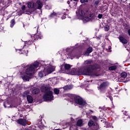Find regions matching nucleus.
Instances as JSON below:
<instances>
[{
    "label": "nucleus",
    "instance_id": "f257e3e1",
    "mask_svg": "<svg viewBox=\"0 0 130 130\" xmlns=\"http://www.w3.org/2000/svg\"><path fill=\"white\" fill-rule=\"evenodd\" d=\"M39 67V62H35L30 65L27 66V68L25 71V73H20L21 77L24 82H28L30 80V77L28 76H32L33 74L37 71V68Z\"/></svg>",
    "mask_w": 130,
    "mask_h": 130
},
{
    "label": "nucleus",
    "instance_id": "37998d69",
    "mask_svg": "<svg viewBox=\"0 0 130 130\" xmlns=\"http://www.w3.org/2000/svg\"><path fill=\"white\" fill-rule=\"evenodd\" d=\"M29 41H30V42H33V41H32V40H30Z\"/></svg>",
    "mask_w": 130,
    "mask_h": 130
},
{
    "label": "nucleus",
    "instance_id": "58836bf2",
    "mask_svg": "<svg viewBox=\"0 0 130 130\" xmlns=\"http://www.w3.org/2000/svg\"><path fill=\"white\" fill-rule=\"evenodd\" d=\"M67 4L70 5V4H71V2L70 1H67Z\"/></svg>",
    "mask_w": 130,
    "mask_h": 130
},
{
    "label": "nucleus",
    "instance_id": "9b49d317",
    "mask_svg": "<svg viewBox=\"0 0 130 130\" xmlns=\"http://www.w3.org/2000/svg\"><path fill=\"white\" fill-rule=\"evenodd\" d=\"M76 15L78 17H84L86 15V13L84 12V10H80V11L76 12Z\"/></svg>",
    "mask_w": 130,
    "mask_h": 130
},
{
    "label": "nucleus",
    "instance_id": "ddd939ff",
    "mask_svg": "<svg viewBox=\"0 0 130 130\" xmlns=\"http://www.w3.org/2000/svg\"><path fill=\"white\" fill-rule=\"evenodd\" d=\"M38 75L40 78H43V77H45V76H46V72H45V70L40 71Z\"/></svg>",
    "mask_w": 130,
    "mask_h": 130
},
{
    "label": "nucleus",
    "instance_id": "c756f323",
    "mask_svg": "<svg viewBox=\"0 0 130 130\" xmlns=\"http://www.w3.org/2000/svg\"><path fill=\"white\" fill-rule=\"evenodd\" d=\"M55 15H56V13H53L51 14V15H50V18H52V17H53L54 16H55Z\"/></svg>",
    "mask_w": 130,
    "mask_h": 130
},
{
    "label": "nucleus",
    "instance_id": "b1692460",
    "mask_svg": "<svg viewBox=\"0 0 130 130\" xmlns=\"http://www.w3.org/2000/svg\"><path fill=\"white\" fill-rule=\"evenodd\" d=\"M10 23H11L10 27H11V28H13V27H14V25L16 24V22H15V19L11 20Z\"/></svg>",
    "mask_w": 130,
    "mask_h": 130
},
{
    "label": "nucleus",
    "instance_id": "412c9836",
    "mask_svg": "<svg viewBox=\"0 0 130 130\" xmlns=\"http://www.w3.org/2000/svg\"><path fill=\"white\" fill-rule=\"evenodd\" d=\"M127 76V74L125 72H123L121 74V78H123V79H125L126 77Z\"/></svg>",
    "mask_w": 130,
    "mask_h": 130
},
{
    "label": "nucleus",
    "instance_id": "aec40b11",
    "mask_svg": "<svg viewBox=\"0 0 130 130\" xmlns=\"http://www.w3.org/2000/svg\"><path fill=\"white\" fill-rule=\"evenodd\" d=\"M117 68V67H116V66H113L109 67V71H115V70H116Z\"/></svg>",
    "mask_w": 130,
    "mask_h": 130
},
{
    "label": "nucleus",
    "instance_id": "72a5a7b5",
    "mask_svg": "<svg viewBox=\"0 0 130 130\" xmlns=\"http://www.w3.org/2000/svg\"><path fill=\"white\" fill-rule=\"evenodd\" d=\"M92 119H93V120H97V117L95 116H92Z\"/></svg>",
    "mask_w": 130,
    "mask_h": 130
},
{
    "label": "nucleus",
    "instance_id": "1a4fd4ad",
    "mask_svg": "<svg viewBox=\"0 0 130 130\" xmlns=\"http://www.w3.org/2000/svg\"><path fill=\"white\" fill-rule=\"evenodd\" d=\"M94 19H95V15L91 14L90 15L89 17H84L82 18V21L84 22V23H87V22H89V21H92Z\"/></svg>",
    "mask_w": 130,
    "mask_h": 130
},
{
    "label": "nucleus",
    "instance_id": "20e7f679",
    "mask_svg": "<svg viewBox=\"0 0 130 130\" xmlns=\"http://www.w3.org/2000/svg\"><path fill=\"white\" fill-rule=\"evenodd\" d=\"M100 68V66L99 64H94L90 65L88 67V69H89V73H86V75H91V76H93L94 77H99V74H98V73L94 70H97V69ZM90 70H93V73H90Z\"/></svg>",
    "mask_w": 130,
    "mask_h": 130
},
{
    "label": "nucleus",
    "instance_id": "2eb2a0df",
    "mask_svg": "<svg viewBox=\"0 0 130 130\" xmlns=\"http://www.w3.org/2000/svg\"><path fill=\"white\" fill-rule=\"evenodd\" d=\"M52 72H54V68L49 67L47 70V73L48 74H51Z\"/></svg>",
    "mask_w": 130,
    "mask_h": 130
},
{
    "label": "nucleus",
    "instance_id": "6ab92c4d",
    "mask_svg": "<svg viewBox=\"0 0 130 130\" xmlns=\"http://www.w3.org/2000/svg\"><path fill=\"white\" fill-rule=\"evenodd\" d=\"M77 125H78V126H82V125H83V120H78L77 122Z\"/></svg>",
    "mask_w": 130,
    "mask_h": 130
},
{
    "label": "nucleus",
    "instance_id": "f8f14e48",
    "mask_svg": "<svg viewBox=\"0 0 130 130\" xmlns=\"http://www.w3.org/2000/svg\"><path fill=\"white\" fill-rule=\"evenodd\" d=\"M18 123L21 124L22 125H26V120L24 119H19L17 121Z\"/></svg>",
    "mask_w": 130,
    "mask_h": 130
},
{
    "label": "nucleus",
    "instance_id": "393cba45",
    "mask_svg": "<svg viewBox=\"0 0 130 130\" xmlns=\"http://www.w3.org/2000/svg\"><path fill=\"white\" fill-rule=\"evenodd\" d=\"M54 93L56 95H58V94H59V89H58V88H54Z\"/></svg>",
    "mask_w": 130,
    "mask_h": 130
},
{
    "label": "nucleus",
    "instance_id": "f704fd0d",
    "mask_svg": "<svg viewBox=\"0 0 130 130\" xmlns=\"http://www.w3.org/2000/svg\"><path fill=\"white\" fill-rule=\"evenodd\" d=\"M35 37H36V39H35V40H37V39H39V38H40V37L39 36L37 37V35H35Z\"/></svg>",
    "mask_w": 130,
    "mask_h": 130
},
{
    "label": "nucleus",
    "instance_id": "473e14b6",
    "mask_svg": "<svg viewBox=\"0 0 130 130\" xmlns=\"http://www.w3.org/2000/svg\"><path fill=\"white\" fill-rule=\"evenodd\" d=\"M42 123V122H41V120H40L39 121V123H38L37 124H38V125H39V126H41Z\"/></svg>",
    "mask_w": 130,
    "mask_h": 130
},
{
    "label": "nucleus",
    "instance_id": "6e6552de",
    "mask_svg": "<svg viewBox=\"0 0 130 130\" xmlns=\"http://www.w3.org/2000/svg\"><path fill=\"white\" fill-rule=\"evenodd\" d=\"M83 74H85L84 72H83L82 69H72L70 71V75H82Z\"/></svg>",
    "mask_w": 130,
    "mask_h": 130
},
{
    "label": "nucleus",
    "instance_id": "2f4dec72",
    "mask_svg": "<svg viewBox=\"0 0 130 130\" xmlns=\"http://www.w3.org/2000/svg\"><path fill=\"white\" fill-rule=\"evenodd\" d=\"M103 17V15L101 14H100L98 15V18L99 19H101Z\"/></svg>",
    "mask_w": 130,
    "mask_h": 130
},
{
    "label": "nucleus",
    "instance_id": "423d86ee",
    "mask_svg": "<svg viewBox=\"0 0 130 130\" xmlns=\"http://www.w3.org/2000/svg\"><path fill=\"white\" fill-rule=\"evenodd\" d=\"M91 63H92V60L88 59L84 61L83 63V65L84 66V67L83 69H82L83 73H84V74H89V67L91 65Z\"/></svg>",
    "mask_w": 130,
    "mask_h": 130
},
{
    "label": "nucleus",
    "instance_id": "4be33fe9",
    "mask_svg": "<svg viewBox=\"0 0 130 130\" xmlns=\"http://www.w3.org/2000/svg\"><path fill=\"white\" fill-rule=\"evenodd\" d=\"M64 67L65 70H70V69H71L72 66H71V65L69 64H65L64 66Z\"/></svg>",
    "mask_w": 130,
    "mask_h": 130
},
{
    "label": "nucleus",
    "instance_id": "4c0bfd02",
    "mask_svg": "<svg viewBox=\"0 0 130 130\" xmlns=\"http://www.w3.org/2000/svg\"><path fill=\"white\" fill-rule=\"evenodd\" d=\"M73 128H74V127L72 126L70 127V130H74V129H73Z\"/></svg>",
    "mask_w": 130,
    "mask_h": 130
},
{
    "label": "nucleus",
    "instance_id": "5701e85b",
    "mask_svg": "<svg viewBox=\"0 0 130 130\" xmlns=\"http://www.w3.org/2000/svg\"><path fill=\"white\" fill-rule=\"evenodd\" d=\"M29 94H30V92H29V91L27 90V91H25L23 93L22 96H23V97H26V96L27 97V96L29 95Z\"/></svg>",
    "mask_w": 130,
    "mask_h": 130
},
{
    "label": "nucleus",
    "instance_id": "4468645a",
    "mask_svg": "<svg viewBox=\"0 0 130 130\" xmlns=\"http://www.w3.org/2000/svg\"><path fill=\"white\" fill-rule=\"evenodd\" d=\"M92 51H93V48L92 47H89L85 52V55L88 56Z\"/></svg>",
    "mask_w": 130,
    "mask_h": 130
},
{
    "label": "nucleus",
    "instance_id": "79ce46f5",
    "mask_svg": "<svg viewBox=\"0 0 130 130\" xmlns=\"http://www.w3.org/2000/svg\"><path fill=\"white\" fill-rule=\"evenodd\" d=\"M25 52H26V53H28V51L26 50L25 51Z\"/></svg>",
    "mask_w": 130,
    "mask_h": 130
},
{
    "label": "nucleus",
    "instance_id": "a878e982",
    "mask_svg": "<svg viewBox=\"0 0 130 130\" xmlns=\"http://www.w3.org/2000/svg\"><path fill=\"white\" fill-rule=\"evenodd\" d=\"M88 126H92L94 124V121L92 120H90L88 123Z\"/></svg>",
    "mask_w": 130,
    "mask_h": 130
},
{
    "label": "nucleus",
    "instance_id": "a19ab883",
    "mask_svg": "<svg viewBox=\"0 0 130 130\" xmlns=\"http://www.w3.org/2000/svg\"><path fill=\"white\" fill-rule=\"evenodd\" d=\"M4 107H5V108H7V107H8L6 106V104H4Z\"/></svg>",
    "mask_w": 130,
    "mask_h": 130
},
{
    "label": "nucleus",
    "instance_id": "dca6fc26",
    "mask_svg": "<svg viewBox=\"0 0 130 130\" xmlns=\"http://www.w3.org/2000/svg\"><path fill=\"white\" fill-rule=\"evenodd\" d=\"M27 100L29 103H32L33 102V98L31 95H27Z\"/></svg>",
    "mask_w": 130,
    "mask_h": 130
},
{
    "label": "nucleus",
    "instance_id": "ea45409f",
    "mask_svg": "<svg viewBox=\"0 0 130 130\" xmlns=\"http://www.w3.org/2000/svg\"><path fill=\"white\" fill-rule=\"evenodd\" d=\"M74 2H76V3H78V2H79V0H73Z\"/></svg>",
    "mask_w": 130,
    "mask_h": 130
},
{
    "label": "nucleus",
    "instance_id": "a18cd8bd",
    "mask_svg": "<svg viewBox=\"0 0 130 130\" xmlns=\"http://www.w3.org/2000/svg\"><path fill=\"white\" fill-rule=\"evenodd\" d=\"M38 28H39V26H38V27H37L38 30Z\"/></svg>",
    "mask_w": 130,
    "mask_h": 130
},
{
    "label": "nucleus",
    "instance_id": "c9c22d12",
    "mask_svg": "<svg viewBox=\"0 0 130 130\" xmlns=\"http://www.w3.org/2000/svg\"><path fill=\"white\" fill-rule=\"evenodd\" d=\"M127 33H128L129 36H130V29H128Z\"/></svg>",
    "mask_w": 130,
    "mask_h": 130
},
{
    "label": "nucleus",
    "instance_id": "49530a36",
    "mask_svg": "<svg viewBox=\"0 0 130 130\" xmlns=\"http://www.w3.org/2000/svg\"><path fill=\"white\" fill-rule=\"evenodd\" d=\"M60 73H63V72H60Z\"/></svg>",
    "mask_w": 130,
    "mask_h": 130
},
{
    "label": "nucleus",
    "instance_id": "a211bd4d",
    "mask_svg": "<svg viewBox=\"0 0 130 130\" xmlns=\"http://www.w3.org/2000/svg\"><path fill=\"white\" fill-rule=\"evenodd\" d=\"M64 90H71L73 89V85H66L63 87Z\"/></svg>",
    "mask_w": 130,
    "mask_h": 130
},
{
    "label": "nucleus",
    "instance_id": "bb28decb",
    "mask_svg": "<svg viewBox=\"0 0 130 130\" xmlns=\"http://www.w3.org/2000/svg\"><path fill=\"white\" fill-rule=\"evenodd\" d=\"M80 2L81 4H87L89 3V0H80Z\"/></svg>",
    "mask_w": 130,
    "mask_h": 130
},
{
    "label": "nucleus",
    "instance_id": "9d476101",
    "mask_svg": "<svg viewBox=\"0 0 130 130\" xmlns=\"http://www.w3.org/2000/svg\"><path fill=\"white\" fill-rule=\"evenodd\" d=\"M118 39L119 40L120 42L122 43V44H127L128 41L127 40H126V39L124 38V37L120 36H119Z\"/></svg>",
    "mask_w": 130,
    "mask_h": 130
},
{
    "label": "nucleus",
    "instance_id": "f03ea898",
    "mask_svg": "<svg viewBox=\"0 0 130 130\" xmlns=\"http://www.w3.org/2000/svg\"><path fill=\"white\" fill-rule=\"evenodd\" d=\"M42 92L45 93L43 96L44 101H51L53 100V95L52 91H50V87L49 85L42 86L41 88Z\"/></svg>",
    "mask_w": 130,
    "mask_h": 130
},
{
    "label": "nucleus",
    "instance_id": "39448f33",
    "mask_svg": "<svg viewBox=\"0 0 130 130\" xmlns=\"http://www.w3.org/2000/svg\"><path fill=\"white\" fill-rule=\"evenodd\" d=\"M74 105L75 106L76 105H81V106H86L87 105V103L85 100H84L80 96H75L74 97Z\"/></svg>",
    "mask_w": 130,
    "mask_h": 130
},
{
    "label": "nucleus",
    "instance_id": "cd10ccee",
    "mask_svg": "<svg viewBox=\"0 0 130 130\" xmlns=\"http://www.w3.org/2000/svg\"><path fill=\"white\" fill-rule=\"evenodd\" d=\"M110 27L108 25H106L105 26V31H109Z\"/></svg>",
    "mask_w": 130,
    "mask_h": 130
},
{
    "label": "nucleus",
    "instance_id": "0eeeda50",
    "mask_svg": "<svg viewBox=\"0 0 130 130\" xmlns=\"http://www.w3.org/2000/svg\"><path fill=\"white\" fill-rule=\"evenodd\" d=\"M109 84L107 82H104L100 84V86L98 87V89L100 90L101 93H105V90H106V87H108Z\"/></svg>",
    "mask_w": 130,
    "mask_h": 130
},
{
    "label": "nucleus",
    "instance_id": "c03bdc74",
    "mask_svg": "<svg viewBox=\"0 0 130 130\" xmlns=\"http://www.w3.org/2000/svg\"><path fill=\"white\" fill-rule=\"evenodd\" d=\"M74 0H70L69 2H73Z\"/></svg>",
    "mask_w": 130,
    "mask_h": 130
},
{
    "label": "nucleus",
    "instance_id": "c85d7f7f",
    "mask_svg": "<svg viewBox=\"0 0 130 130\" xmlns=\"http://www.w3.org/2000/svg\"><path fill=\"white\" fill-rule=\"evenodd\" d=\"M100 3V1H99V0H96L94 2V5H96V6H97L98 5H99Z\"/></svg>",
    "mask_w": 130,
    "mask_h": 130
},
{
    "label": "nucleus",
    "instance_id": "e433bc0d",
    "mask_svg": "<svg viewBox=\"0 0 130 130\" xmlns=\"http://www.w3.org/2000/svg\"><path fill=\"white\" fill-rule=\"evenodd\" d=\"M61 19H62V20H64V19H66V16H62L61 17Z\"/></svg>",
    "mask_w": 130,
    "mask_h": 130
},
{
    "label": "nucleus",
    "instance_id": "7c9ffc66",
    "mask_svg": "<svg viewBox=\"0 0 130 130\" xmlns=\"http://www.w3.org/2000/svg\"><path fill=\"white\" fill-rule=\"evenodd\" d=\"M21 9L22 11H25V10H26V6L25 5H23Z\"/></svg>",
    "mask_w": 130,
    "mask_h": 130
},
{
    "label": "nucleus",
    "instance_id": "7ed1b4c3",
    "mask_svg": "<svg viewBox=\"0 0 130 130\" xmlns=\"http://www.w3.org/2000/svg\"><path fill=\"white\" fill-rule=\"evenodd\" d=\"M27 7L29 9H32L34 11H36V10H41L43 7V4L40 1H37L36 3L28 2Z\"/></svg>",
    "mask_w": 130,
    "mask_h": 130
},
{
    "label": "nucleus",
    "instance_id": "f3484780",
    "mask_svg": "<svg viewBox=\"0 0 130 130\" xmlns=\"http://www.w3.org/2000/svg\"><path fill=\"white\" fill-rule=\"evenodd\" d=\"M39 92H40V90H39V89H38V88H36L31 91V93L34 95L38 94V93H39Z\"/></svg>",
    "mask_w": 130,
    "mask_h": 130
}]
</instances>
